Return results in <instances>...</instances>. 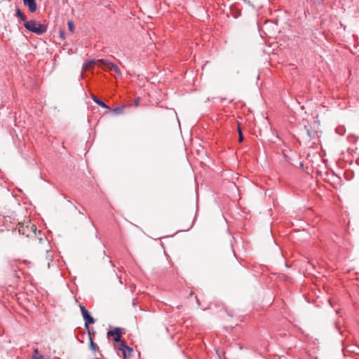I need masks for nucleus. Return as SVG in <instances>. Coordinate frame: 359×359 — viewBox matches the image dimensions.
<instances>
[{
    "mask_svg": "<svg viewBox=\"0 0 359 359\" xmlns=\"http://www.w3.org/2000/svg\"><path fill=\"white\" fill-rule=\"evenodd\" d=\"M307 133L309 136H311V133L309 131H307Z\"/></svg>",
    "mask_w": 359,
    "mask_h": 359,
    "instance_id": "obj_19",
    "label": "nucleus"
},
{
    "mask_svg": "<svg viewBox=\"0 0 359 359\" xmlns=\"http://www.w3.org/2000/svg\"><path fill=\"white\" fill-rule=\"evenodd\" d=\"M91 97L93 99V100L97 103L98 105H100V107H103V108H106V109H109V107L105 104L102 100H99L96 96H95L94 95H91Z\"/></svg>",
    "mask_w": 359,
    "mask_h": 359,
    "instance_id": "obj_9",
    "label": "nucleus"
},
{
    "mask_svg": "<svg viewBox=\"0 0 359 359\" xmlns=\"http://www.w3.org/2000/svg\"><path fill=\"white\" fill-rule=\"evenodd\" d=\"M195 217H191L189 223L184 226V231H189L194 225Z\"/></svg>",
    "mask_w": 359,
    "mask_h": 359,
    "instance_id": "obj_10",
    "label": "nucleus"
},
{
    "mask_svg": "<svg viewBox=\"0 0 359 359\" xmlns=\"http://www.w3.org/2000/svg\"><path fill=\"white\" fill-rule=\"evenodd\" d=\"M118 350L122 352L123 359H126L127 357L130 356L133 353V348H130L123 341H121L120 347Z\"/></svg>",
    "mask_w": 359,
    "mask_h": 359,
    "instance_id": "obj_4",
    "label": "nucleus"
},
{
    "mask_svg": "<svg viewBox=\"0 0 359 359\" xmlns=\"http://www.w3.org/2000/svg\"><path fill=\"white\" fill-rule=\"evenodd\" d=\"M18 229L19 233L25 236V237H32L35 236L37 230L36 226L32 224L29 221L19 223Z\"/></svg>",
    "mask_w": 359,
    "mask_h": 359,
    "instance_id": "obj_1",
    "label": "nucleus"
},
{
    "mask_svg": "<svg viewBox=\"0 0 359 359\" xmlns=\"http://www.w3.org/2000/svg\"><path fill=\"white\" fill-rule=\"evenodd\" d=\"M139 102H140V99L139 98L135 99V101H134V105L135 107H137L139 105Z\"/></svg>",
    "mask_w": 359,
    "mask_h": 359,
    "instance_id": "obj_17",
    "label": "nucleus"
},
{
    "mask_svg": "<svg viewBox=\"0 0 359 359\" xmlns=\"http://www.w3.org/2000/svg\"><path fill=\"white\" fill-rule=\"evenodd\" d=\"M97 60H89L88 61L86 64H84L83 68L84 70H90L93 65H97V66H99V63L97 62Z\"/></svg>",
    "mask_w": 359,
    "mask_h": 359,
    "instance_id": "obj_8",
    "label": "nucleus"
},
{
    "mask_svg": "<svg viewBox=\"0 0 359 359\" xmlns=\"http://www.w3.org/2000/svg\"><path fill=\"white\" fill-rule=\"evenodd\" d=\"M25 6H27L31 13L36 11L37 6L35 0H22Z\"/></svg>",
    "mask_w": 359,
    "mask_h": 359,
    "instance_id": "obj_7",
    "label": "nucleus"
},
{
    "mask_svg": "<svg viewBox=\"0 0 359 359\" xmlns=\"http://www.w3.org/2000/svg\"><path fill=\"white\" fill-rule=\"evenodd\" d=\"M25 27L29 31L36 34H42L47 31V26L41 24L39 22L35 20H30L24 23Z\"/></svg>",
    "mask_w": 359,
    "mask_h": 359,
    "instance_id": "obj_2",
    "label": "nucleus"
},
{
    "mask_svg": "<svg viewBox=\"0 0 359 359\" xmlns=\"http://www.w3.org/2000/svg\"><path fill=\"white\" fill-rule=\"evenodd\" d=\"M238 141L241 142L243 140V136L242 134L241 128L240 126L238 127Z\"/></svg>",
    "mask_w": 359,
    "mask_h": 359,
    "instance_id": "obj_15",
    "label": "nucleus"
},
{
    "mask_svg": "<svg viewBox=\"0 0 359 359\" xmlns=\"http://www.w3.org/2000/svg\"><path fill=\"white\" fill-rule=\"evenodd\" d=\"M97 63H99V67H102L104 70L112 71V67L111 65H114V63L111 62L107 60H97Z\"/></svg>",
    "mask_w": 359,
    "mask_h": 359,
    "instance_id": "obj_6",
    "label": "nucleus"
},
{
    "mask_svg": "<svg viewBox=\"0 0 359 359\" xmlns=\"http://www.w3.org/2000/svg\"><path fill=\"white\" fill-rule=\"evenodd\" d=\"M38 353H39V352H38V350H37V349H35V350H34V354H36H36H38Z\"/></svg>",
    "mask_w": 359,
    "mask_h": 359,
    "instance_id": "obj_18",
    "label": "nucleus"
},
{
    "mask_svg": "<svg viewBox=\"0 0 359 359\" xmlns=\"http://www.w3.org/2000/svg\"><path fill=\"white\" fill-rule=\"evenodd\" d=\"M80 309L81 311L82 316L85 320L86 326H88L90 324H93L95 320L89 314L88 311L86 309L85 306L83 305H80Z\"/></svg>",
    "mask_w": 359,
    "mask_h": 359,
    "instance_id": "obj_3",
    "label": "nucleus"
},
{
    "mask_svg": "<svg viewBox=\"0 0 359 359\" xmlns=\"http://www.w3.org/2000/svg\"><path fill=\"white\" fill-rule=\"evenodd\" d=\"M123 108V107H122L121 108H119V107L115 108V109H114V111L115 114H119L122 113Z\"/></svg>",
    "mask_w": 359,
    "mask_h": 359,
    "instance_id": "obj_16",
    "label": "nucleus"
},
{
    "mask_svg": "<svg viewBox=\"0 0 359 359\" xmlns=\"http://www.w3.org/2000/svg\"><path fill=\"white\" fill-rule=\"evenodd\" d=\"M67 25H68V28H69V30L72 32V33H74V23L72 21H69L67 22Z\"/></svg>",
    "mask_w": 359,
    "mask_h": 359,
    "instance_id": "obj_14",
    "label": "nucleus"
},
{
    "mask_svg": "<svg viewBox=\"0 0 359 359\" xmlns=\"http://www.w3.org/2000/svg\"><path fill=\"white\" fill-rule=\"evenodd\" d=\"M16 15L18 17L20 18L21 20L23 21L25 23V22H27L26 20L25 17L24 16V15L22 14V13L21 12V11L20 9H17Z\"/></svg>",
    "mask_w": 359,
    "mask_h": 359,
    "instance_id": "obj_12",
    "label": "nucleus"
},
{
    "mask_svg": "<svg viewBox=\"0 0 359 359\" xmlns=\"http://www.w3.org/2000/svg\"><path fill=\"white\" fill-rule=\"evenodd\" d=\"M90 349L95 353L99 351V346L95 344L91 338H90Z\"/></svg>",
    "mask_w": 359,
    "mask_h": 359,
    "instance_id": "obj_11",
    "label": "nucleus"
},
{
    "mask_svg": "<svg viewBox=\"0 0 359 359\" xmlns=\"http://www.w3.org/2000/svg\"><path fill=\"white\" fill-rule=\"evenodd\" d=\"M111 67H112V70L114 71V72L116 74H118V75H121V74L120 69L115 64L114 65H111Z\"/></svg>",
    "mask_w": 359,
    "mask_h": 359,
    "instance_id": "obj_13",
    "label": "nucleus"
},
{
    "mask_svg": "<svg viewBox=\"0 0 359 359\" xmlns=\"http://www.w3.org/2000/svg\"><path fill=\"white\" fill-rule=\"evenodd\" d=\"M108 337H113L114 339L116 342H121V333L119 328H115L113 330H110L107 333Z\"/></svg>",
    "mask_w": 359,
    "mask_h": 359,
    "instance_id": "obj_5",
    "label": "nucleus"
}]
</instances>
